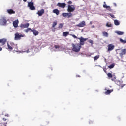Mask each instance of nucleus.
Returning a JSON list of instances; mask_svg holds the SVG:
<instances>
[{"label": "nucleus", "mask_w": 126, "mask_h": 126, "mask_svg": "<svg viewBox=\"0 0 126 126\" xmlns=\"http://www.w3.org/2000/svg\"><path fill=\"white\" fill-rule=\"evenodd\" d=\"M106 26L107 27H112V24L110 23H106Z\"/></svg>", "instance_id": "7c9ffc66"}, {"label": "nucleus", "mask_w": 126, "mask_h": 126, "mask_svg": "<svg viewBox=\"0 0 126 126\" xmlns=\"http://www.w3.org/2000/svg\"><path fill=\"white\" fill-rule=\"evenodd\" d=\"M31 31L32 32L34 36H38V35H39V32H38V31L34 29V30H31Z\"/></svg>", "instance_id": "dca6fc26"}, {"label": "nucleus", "mask_w": 126, "mask_h": 126, "mask_svg": "<svg viewBox=\"0 0 126 126\" xmlns=\"http://www.w3.org/2000/svg\"><path fill=\"white\" fill-rule=\"evenodd\" d=\"M18 23H19L18 19L15 20L13 22V25L15 28H17V27H18Z\"/></svg>", "instance_id": "ddd939ff"}, {"label": "nucleus", "mask_w": 126, "mask_h": 126, "mask_svg": "<svg viewBox=\"0 0 126 126\" xmlns=\"http://www.w3.org/2000/svg\"><path fill=\"white\" fill-rule=\"evenodd\" d=\"M24 37V35L22 34H19V33H16L15 34V40L16 41H17L18 40H20L21 38H23Z\"/></svg>", "instance_id": "0eeeda50"}, {"label": "nucleus", "mask_w": 126, "mask_h": 126, "mask_svg": "<svg viewBox=\"0 0 126 126\" xmlns=\"http://www.w3.org/2000/svg\"><path fill=\"white\" fill-rule=\"evenodd\" d=\"M70 36H72V37H73V38H74V39H78L77 36H75V35L74 34H70Z\"/></svg>", "instance_id": "f704fd0d"}, {"label": "nucleus", "mask_w": 126, "mask_h": 126, "mask_svg": "<svg viewBox=\"0 0 126 126\" xmlns=\"http://www.w3.org/2000/svg\"><path fill=\"white\" fill-rule=\"evenodd\" d=\"M23 1H24V2H26V1H27V0H23Z\"/></svg>", "instance_id": "79ce46f5"}, {"label": "nucleus", "mask_w": 126, "mask_h": 126, "mask_svg": "<svg viewBox=\"0 0 126 126\" xmlns=\"http://www.w3.org/2000/svg\"><path fill=\"white\" fill-rule=\"evenodd\" d=\"M63 24L61 23L59 25V28H63Z\"/></svg>", "instance_id": "72a5a7b5"}, {"label": "nucleus", "mask_w": 126, "mask_h": 126, "mask_svg": "<svg viewBox=\"0 0 126 126\" xmlns=\"http://www.w3.org/2000/svg\"><path fill=\"white\" fill-rule=\"evenodd\" d=\"M29 27V23H26V24H21L20 25V27L21 28H28Z\"/></svg>", "instance_id": "2eb2a0df"}, {"label": "nucleus", "mask_w": 126, "mask_h": 126, "mask_svg": "<svg viewBox=\"0 0 126 126\" xmlns=\"http://www.w3.org/2000/svg\"><path fill=\"white\" fill-rule=\"evenodd\" d=\"M86 25L85 21H82L81 22L79 23L78 24L76 25V26L78 27H84Z\"/></svg>", "instance_id": "9d476101"}, {"label": "nucleus", "mask_w": 126, "mask_h": 126, "mask_svg": "<svg viewBox=\"0 0 126 126\" xmlns=\"http://www.w3.org/2000/svg\"><path fill=\"white\" fill-rule=\"evenodd\" d=\"M115 79H116V76L114 77V79H112L111 80L112 81H115Z\"/></svg>", "instance_id": "58836bf2"}, {"label": "nucleus", "mask_w": 126, "mask_h": 126, "mask_svg": "<svg viewBox=\"0 0 126 126\" xmlns=\"http://www.w3.org/2000/svg\"><path fill=\"white\" fill-rule=\"evenodd\" d=\"M57 6L61 7V8H64L66 6V4L65 3H57Z\"/></svg>", "instance_id": "f8f14e48"}, {"label": "nucleus", "mask_w": 126, "mask_h": 126, "mask_svg": "<svg viewBox=\"0 0 126 126\" xmlns=\"http://www.w3.org/2000/svg\"><path fill=\"white\" fill-rule=\"evenodd\" d=\"M107 76H108V77H109L110 78H112V77H113V75H112V74L111 73H107Z\"/></svg>", "instance_id": "c756f323"}, {"label": "nucleus", "mask_w": 126, "mask_h": 126, "mask_svg": "<svg viewBox=\"0 0 126 126\" xmlns=\"http://www.w3.org/2000/svg\"><path fill=\"white\" fill-rule=\"evenodd\" d=\"M103 7L104 8H106V9H107V10H109V11H110V12H112V9H111V7H110V6L107 5V4H106V2H104Z\"/></svg>", "instance_id": "9b49d317"}, {"label": "nucleus", "mask_w": 126, "mask_h": 126, "mask_svg": "<svg viewBox=\"0 0 126 126\" xmlns=\"http://www.w3.org/2000/svg\"><path fill=\"white\" fill-rule=\"evenodd\" d=\"M5 116H6V117H8V115H5Z\"/></svg>", "instance_id": "3c124183"}, {"label": "nucleus", "mask_w": 126, "mask_h": 126, "mask_svg": "<svg viewBox=\"0 0 126 126\" xmlns=\"http://www.w3.org/2000/svg\"><path fill=\"white\" fill-rule=\"evenodd\" d=\"M75 10V7L74 5H68L67 11L68 12H73Z\"/></svg>", "instance_id": "423d86ee"}, {"label": "nucleus", "mask_w": 126, "mask_h": 126, "mask_svg": "<svg viewBox=\"0 0 126 126\" xmlns=\"http://www.w3.org/2000/svg\"><path fill=\"white\" fill-rule=\"evenodd\" d=\"M30 30H32V29H31V28H28L26 30H25V32L26 33H28V31H30Z\"/></svg>", "instance_id": "2f4dec72"}, {"label": "nucleus", "mask_w": 126, "mask_h": 126, "mask_svg": "<svg viewBox=\"0 0 126 126\" xmlns=\"http://www.w3.org/2000/svg\"><path fill=\"white\" fill-rule=\"evenodd\" d=\"M26 53H29V50H28L26 51Z\"/></svg>", "instance_id": "c03bdc74"}, {"label": "nucleus", "mask_w": 126, "mask_h": 126, "mask_svg": "<svg viewBox=\"0 0 126 126\" xmlns=\"http://www.w3.org/2000/svg\"><path fill=\"white\" fill-rule=\"evenodd\" d=\"M62 16L63 17H67V18H70V17H72L73 15L72 13L69 12V13H63L62 14Z\"/></svg>", "instance_id": "39448f33"}, {"label": "nucleus", "mask_w": 126, "mask_h": 126, "mask_svg": "<svg viewBox=\"0 0 126 126\" xmlns=\"http://www.w3.org/2000/svg\"><path fill=\"white\" fill-rule=\"evenodd\" d=\"M54 51L57 52V51H60V46L59 45H54Z\"/></svg>", "instance_id": "4be33fe9"}, {"label": "nucleus", "mask_w": 126, "mask_h": 126, "mask_svg": "<svg viewBox=\"0 0 126 126\" xmlns=\"http://www.w3.org/2000/svg\"><path fill=\"white\" fill-rule=\"evenodd\" d=\"M112 91H113V90H108L105 92V94H110Z\"/></svg>", "instance_id": "cd10ccee"}, {"label": "nucleus", "mask_w": 126, "mask_h": 126, "mask_svg": "<svg viewBox=\"0 0 126 126\" xmlns=\"http://www.w3.org/2000/svg\"><path fill=\"white\" fill-rule=\"evenodd\" d=\"M115 33L117 34V35H124V32L120 31H116Z\"/></svg>", "instance_id": "aec40b11"}, {"label": "nucleus", "mask_w": 126, "mask_h": 126, "mask_svg": "<svg viewBox=\"0 0 126 126\" xmlns=\"http://www.w3.org/2000/svg\"><path fill=\"white\" fill-rule=\"evenodd\" d=\"M53 13H55V14H56V15H58L59 14H60V11H59L58 9H54L53 10Z\"/></svg>", "instance_id": "6ab92c4d"}, {"label": "nucleus", "mask_w": 126, "mask_h": 126, "mask_svg": "<svg viewBox=\"0 0 126 126\" xmlns=\"http://www.w3.org/2000/svg\"><path fill=\"white\" fill-rule=\"evenodd\" d=\"M118 51H120V53H119V55L120 56V57H121V58H123V56H124V55H126V49H117Z\"/></svg>", "instance_id": "1a4fd4ad"}, {"label": "nucleus", "mask_w": 126, "mask_h": 126, "mask_svg": "<svg viewBox=\"0 0 126 126\" xmlns=\"http://www.w3.org/2000/svg\"><path fill=\"white\" fill-rule=\"evenodd\" d=\"M99 58H100V55H96L94 58V61H97Z\"/></svg>", "instance_id": "bb28decb"}, {"label": "nucleus", "mask_w": 126, "mask_h": 126, "mask_svg": "<svg viewBox=\"0 0 126 126\" xmlns=\"http://www.w3.org/2000/svg\"><path fill=\"white\" fill-rule=\"evenodd\" d=\"M115 67V64L113 63L111 65L108 66V68L112 69V68H114Z\"/></svg>", "instance_id": "393cba45"}, {"label": "nucleus", "mask_w": 126, "mask_h": 126, "mask_svg": "<svg viewBox=\"0 0 126 126\" xmlns=\"http://www.w3.org/2000/svg\"><path fill=\"white\" fill-rule=\"evenodd\" d=\"M57 21H55L53 23V25H52V27H55V26H56V25H57Z\"/></svg>", "instance_id": "473e14b6"}, {"label": "nucleus", "mask_w": 126, "mask_h": 126, "mask_svg": "<svg viewBox=\"0 0 126 126\" xmlns=\"http://www.w3.org/2000/svg\"><path fill=\"white\" fill-rule=\"evenodd\" d=\"M72 51H73V52H75L76 53H78V52L80 51V49L82 48V47L80 45L79 43H76L75 44L72 43Z\"/></svg>", "instance_id": "f257e3e1"}, {"label": "nucleus", "mask_w": 126, "mask_h": 126, "mask_svg": "<svg viewBox=\"0 0 126 126\" xmlns=\"http://www.w3.org/2000/svg\"><path fill=\"white\" fill-rule=\"evenodd\" d=\"M107 52H111V51H113L115 49V45L113 44H110L107 46Z\"/></svg>", "instance_id": "6e6552de"}, {"label": "nucleus", "mask_w": 126, "mask_h": 126, "mask_svg": "<svg viewBox=\"0 0 126 126\" xmlns=\"http://www.w3.org/2000/svg\"><path fill=\"white\" fill-rule=\"evenodd\" d=\"M89 42L90 44H92H92H93V41H92V40H89Z\"/></svg>", "instance_id": "e433bc0d"}, {"label": "nucleus", "mask_w": 126, "mask_h": 126, "mask_svg": "<svg viewBox=\"0 0 126 126\" xmlns=\"http://www.w3.org/2000/svg\"><path fill=\"white\" fill-rule=\"evenodd\" d=\"M104 72H106V69H103Z\"/></svg>", "instance_id": "a18cd8bd"}, {"label": "nucleus", "mask_w": 126, "mask_h": 126, "mask_svg": "<svg viewBox=\"0 0 126 126\" xmlns=\"http://www.w3.org/2000/svg\"><path fill=\"white\" fill-rule=\"evenodd\" d=\"M44 13H45V10L44 9H42L41 10L38 11L36 14H38V16H42Z\"/></svg>", "instance_id": "4468645a"}, {"label": "nucleus", "mask_w": 126, "mask_h": 126, "mask_svg": "<svg viewBox=\"0 0 126 126\" xmlns=\"http://www.w3.org/2000/svg\"><path fill=\"white\" fill-rule=\"evenodd\" d=\"M109 15L112 17V18H115V16L112 14H109Z\"/></svg>", "instance_id": "c9c22d12"}, {"label": "nucleus", "mask_w": 126, "mask_h": 126, "mask_svg": "<svg viewBox=\"0 0 126 126\" xmlns=\"http://www.w3.org/2000/svg\"><path fill=\"white\" fill-rule=\"evenodd\" d=\"M25 51L20 52V53H24Z\"/></svg>", "instance_id": "de8ad7c7"}, {"label": "nucleus", "mask_w": 126, "mask_h": 126, "mask_svg": "<svg viewBox=\"0 0 126 126\" xmlns=\"http://www.w3.org/2000/svg\"><path fill=\"white\" fill-rule=\"evenodd\" d=\"M114 5H115V6H117V4L114 3Z\"/></svg>", "instance_id": "8fccbe9b"}, {"label": "nucleus", "mask_w": 126, "mask_h": 126, "mask_svg": "<svg viewBox=\"0 0 126 126\" xmlns=\"http://www.w3.org/2000/svg\"><path fill=\"white\" fill-rule=\"evenodd\" d=\"M121 88H123V86H121Z\"/></svg>", "instance_id": "864d4df0"}, {"label": "nucleus", "mask_w": 126, "mask_h": 126, "mask_svg": "<svg viewBox=\"0 0 126 126\" xmlns=\"http://www.w3.org/2000/svg\"><path fill=\"white\" fill-rule=\"evenodd\" d=\"M120 41L121 43H123L124 44H126V40H123V39L120 38Z\"/></svg>", "instance_id": "a878e982"}, {"label": "nucleus", "mask_w": 126, "mask_h": 126, "mask_svg": "<svg viewBox=\"0 0 126 126\" xmlns=\"http://www.w3.org/2000/svg\"><path fill=\"white\" fill-rule=\"evenodd\" d=\"M102 34H103V37H106V38H108V37L109 36V33H108V32H107L105 31L103 32Z\"/></svg>", "instance_id": "412c9836"}, {"label": "nucleus", "mask_w": 126, "mask_h": 126, "mask_svg": "<svg viewBox=\"0 0 126 126\" xmlns=\"http://www.w3.org/2000/svg\"><path fill=\"white\" fill-rule=\"evenodd\" d=\"M68 34H69V32H63V36H64V37H67Z\"/></svg>", "instance_id": "b1692460"}, {"label": "nucleus", "mask_w": 126, "mask_h": 126, "mask_svg": "<svg viewBox=\"0 0 126 126\" xmlns=\"http://www.w3.org/2000/svg\"><path fill=\"white\" fill-rule=\"evenodd\" d=\"M95 28V26L94 25L92 26V28Z\"/></svg>", "instance_id": "ea45409f"}, {"label": "nucleus", "mask_w": 126, "mask_h": 126, "mask_svg": "<svg viewBox=\"0 0 126 126\" xmlns=\"http://www.w3.org/2000/svg\"><path fill=\"white\" fill-rule=\"evenodd\" d=\"M7 46H8V48L9 49V50H13V49L12 47H11L10 45H9V44H8V43H7Z\"/></svg>", "instance_id": "c85d7f7f"}, {"label": "nucleus", "mask_w": 126, "mask_h": 126, "mask_svg": "<svg viewBox=\"0 0 126 126\" xmlns=\"http://www.w3.org/2000/svg\"><path fill=\"white\" fill-rule=\"evenodd\" d=\"M76 77H80V76H79V75H77V76H76Z\"/></svg>", "instance_id": "49530a36"}, {"label": "nucleus", "mask_w": 126, "mask_h": 126, "mask_svg": "<svg viewBox=\"0 0 126 126\" xmlns=\"http://www.w3.org/2000/svg\"><path fill=\"white\" fill-rule=\"evenodd\" d=\"M78 39L80 40V43H79L80 46H83L84 45V42L87 41V38H84L82 36L80 38H78Z\"/></svg>", "instance_id": "20e7f679"}, {"label": "nucleus", "mask_w": 126, "mask_h": 126, "mask_svg": "<svg viewBox=\"0 0 126 126\" xmlns=\"http://www.w3.org/2000/svg\"><path fill=\"white\" fill-rule=\"evenodd\" d=\"M120 82H121V81H118L117 82V83H120Z\"/></svg>", "instance_id": "09e8293b"}, {"label": "nucleus", "mask_w": 126, "mask_h": 126, "mask_svg": "<svg viewBox=\"0 0 126 126\" xmlns=\"http://www.w3.org/2000/svg\"><path fill=\"white\" fill-rule=\"evenodd\" d=\"M90 24H92V23L91 22H90Z\"/></svg>", "instance_id": "603ef678"}, {"label": "nucleus", "mask_w": 126, "mask_h": 126, "mask_svg": "<svg viewBox=\"0 0 126 126\" xmlns=\"http://www.w3.org/2000/svg\"><path fill=\"white\" fill-rule=\"evenodd\" d=\"M6 23H7V21L6 20V18L5 17H3L0 19V25L4 26L6 25Z\"/></svg>", "instance_id": "f03ea898"}, {"label": "nucleus", "mask_w": 126, "mask_h": 126, "mask_svg": "<svg viewBox=\"0 0 126 126\" xmlns=\"http://www.w3.org/2000/svg\"><path fill=\"white\" fill-rule=\"evenodd\" d=\"M7 12L9 13V14H14V13H15V11H13L12 9L7 10Z\"/></svg>", "instance_id": "f3484780"}, {"label": "nucleus", "mask_w": 126, "mask_h": 126, "mask_svg": "<svg viewBox=\"0 0 126 126\" xmlns=\"http://www.w3.org/2000/svg\"><path fill=\"white\" fill-rule=\"evenodd\" d=\"M6 120H7L6 118H3V121H6Z\"/></svg>", "instance_id": "a19ab883"}, {"label": "nucleus", "mask_w": 126, "mask_h": 126, "mask_svg": "<svg viewBox=\"0 0 126 126\" xmlns=\"http://www.w3.org/2000/svg\"><path fill=\"white\" fill-rule=\"evenodd\" d=\"M0 51H2V48L1 47H0Z\"/></svg>", "instance_id": "37998d69"}, {"label": "nucleus", "mask_w": 126, "mask_h": 126, "mask_svg": "<svg viewBox=\"0 0 126 126\" xmlns=\"http://www.w3.org/2000/svg\"><path fill=\"white\" fill-rule=\"evenodd\" d=\"M28 6L31 10H35L36 8L34 6V3L33 2H28Z\"/></svg>", "instance_id": "7ed1b4c3"}, {"label": "nucleus", "mask_w": 126, "mask_h": 126, "mask_svg": "<svg viewBox=\"0 0 126 126\" xmlns=\"http://www.w3.org/2000/svg\"><path fill=\"white\" fill-rule=\"evenodd\" d=\"M4 126H6V125H5Z\"/></svg>", "instance_id": "5fc2aeb1"}, {"label": "nucleus", "mask_w": 126, "mask_h": 126, "mask_svg": "<svg viewBox=\"0 0 126 126\" xmlns=\"http://www.w3.org/2000/svg\"><path fill=\"white\" fill-rule=\"evenodd\" d=\"M6 39L5 38H3L1 39H0V43H2V45H5V43H6Z\"/></svg>", "instance_id": "a211bd4d"}, {"label": "nucleus", "mask_w": 126, "mask_h": 126, "mask_svg": "<svg viewBox=\"0 0 126 126\" xmlns=\"http://www.w3.org/2000/svg\"><path fill=\"white\" fill-rule=\"evenodd\" d=\"M114 24H115V25H116L117 26L120 25V21H119L118 20H114Z\"/></svg>", "instance_id": "5701e85b"}, {"label": "nucleus", "mask_w": 126, "mask_h": 126, "mask_svg": "<svg viewBox=\"0 0 126 126\" xmlns=\"http://www.w3.org/2000/svg\"><path fill=\"white\" fill-rule=\"evenodd\" d=\"M68 4H72V2H71V1H69L68 2Z\"/></svg>", "instance_id": "4c0bfd02"}]
</instances>
